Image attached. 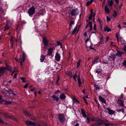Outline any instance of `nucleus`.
Instances as JSON below:
<instances>
[{"label":"nucleus","mask_w":126,"mask_h":126,"mask_svg":"<svg viewBox=\"0 0 126 126\" xmlns=\"http://www.w3.org/2000/svg\"><path fill=\"white\" fill-rule=\"evenodd\" d=\"M104 30L105 31H107L108 32H110L111 31V29L110 28H109L107 26L105 27Z\"/></svg>","instance_id":"obj_19"},{"label":"nucleus","mask_w":126,"mask_h":126,"mask_svg":"<svg viewBox=\"0 0 126 126\" xmlns=\"http://www.w3.org/2000/svg\"><path fill=\"white\" fill-rule=\"evenodd\" d=\"M59 119L60 121L61 122H63L65 120V117L63 114H60L59 115Z\"/></svg>","instance_id":"obj_4"},{"label":"nucleus","mask_w":126,"mask_h":126,"mask_svg":"<svg viewBox=\"0 0 126 126\" xmlns=\"http://www.w3.org/2000/svg\"><path fill=\"white\" fill-rule=\"evenodd\" d=\"M101 71H100V70H96V73H97L99 74L100 73H101Z\"/></svg>","instance_id":"obj_50"},{"label":"nucleus","mask_w":126,"mask_h":126,"mask_svg":"<svg viewBox=\"0 0 126 126\" xmlns=\"http://www.w3.org/2000/svg\"><path fill=\"white\" fill-rule=\"evenodd\" d=\"M93 13V10L92 9H91V13L89 17V20H91L92 19Z\"/></svg>","instance_id":"obj_18"},{"label":"nucleus","mask_w":126,"mask_h":126,"mask_svg":"<svg viewBox=\"0 0 126 126\" xmlns=\"http://www.w3.org/2000/svg\"><path fill=\"white\" fill-rule=\"evenodd\" d=\"M81 61V60L79 59V60L78 62L77 63V68H78L79 66H80V63Z\"/></svg>","instance_id":"obj_35"},{"label":"nucleus","mask_w":126,"mask_h":126,"mask_svg":"<svg viewBox=\"0 0 126 126\" xmlns=\"http://www.w3.org/2000/svg\"><path fill=\"white\" fill-rule=\"evenodd\" d=\"M77 26H76L74 30L72 32V33L74 35L75 33V32L77 30Z\"/></svg>","instance_id":"obj_32"},{"label":"nucleus","mask_w":126,"mask_h":126,"mask_svg":"<svg viewBox=\"0 0 126 126\" xmlns=\"http://www.w3.org/2000/svg\"><path fill=\"white\" fill-rule=\"evenodd\" d=\"M78 81L79 85V86L80 87L81 84V82L80 80L79 79V76H78Z\"/></svg>","instance_id":"obj_30"},{"label":"nucleus","mask_w":126,"mask_h":126,"mask_svg":"<svg viewBox=\"0 0 126 126\" xmlns=\"http://www.w3.org/2000/svg\"><path fill=\"white\" fill-rule=\"evenodd\" d=\"M61 45L62 44H61V43L60 42H57V45H56V46H57L58 45Z\"/></svg>","instance_id":"obj_60"},{"label":"nucleus","mask_w":126,"mask_h":126,"mask_svg":"<svg viewBox=\"0 0 126 126\" xmlns=\"http://www.w3.org/2000/svg\"><path fill=\"white\" fill-rule=\"evenodd\" d=\"M95 87L96 90H98L100 88L99 86L98 85L96 84L95 85Z\"/></svg>","instance_id":"obj_41"},{"label":"nucleus","mask_w":126,"mask_h":126,"mask_svg":"<svg viewBox=\"0 0 126 126\" xmlns=\"http://www.w3.org/2000/svg\"><path fill=\"white\" fill-rule=\"evenodd\" d=\"M123 101L121 100H118L117 103L120 106H124V105L123 104Z\"/></svg>","instance_id":"obj_12"},{"label":"nucleus","mask_w":126,"mask_h":126,"mask_svg":"<svg viewBox=\"0 0 126 126\" xmlns=\"http://www.w3.org/2000/svg\"><path fill=\"white\" fill-rule=\"evenodd\" d=\"M3 101L4 102V104L6 105L11 104L12 102L11 101H7L6 100H4Z\"/></svg>","instance_id":"obj_21"},{"label":"nucleus","mask_w":126,"mask_h":126,"mask_svg":"<svg viewBox=\"0 0 126 126\" xmlns=\"http://www.w3.org/2000/svg\"><path fill=\"white\" fill-rule=\"evenodd\" d=\"M29 85V84L28 83H27L26 84L25 86H24V88H27V87L28 86V85Z\"/></svg>","instance_id":"obj_52"},{"label":"nucleus","mask_w":126,"mask_h":126,"mask_svg":"<svg viewBox=\"0 0 126 126\" xmlns=\"http://www.w3.org/2000/svg\"><path fill=\"white\" fill-rule=\"evenodd\" d=\"M88 26H89L90 28V30H91L92 29V22L89 21L88 22Z\"/></svg>","instance_id":"obj_27"},{"label":"nucleus","mask_w":126,"mask_h":126,"mask_svg":"<svg viewBox=\"0 0 126 126\" xmlns=\"http://www.w3.org/2000/svg\"><path fill=\"white\" fill-rule=\"evenodd\" d=\"M53 48H50L48 49V53L46 56H51L52 54L53 50Z\"/></svg>","instance_id":"obj_6"},{"label":"nucleus","mask_w":126,"mask_h":126,"mask_svg":"<svg viewBox=\"0 0 126 126\" xmlns=\"http://www.w3.org/2000/svg\"><path fill=\"white\" fill-rule=\"evenodd\" d=\"M123 49L126 53V45H125L123 48Z\"/></svg>","instance_id":"obj_56"},{"label":"nucleus","mask_w":126,"mask_h":126,"mask_svg":"<svg viewBox=\"0 0 126 126\" xmlns=\"http://www.w3.org/2000/svg\"><path fill=\"white\" fill-rule=\"evenodd\" d=\"M20 79L23 83H25L26 82V81L25 80V77L21 78Z\"/></svg>","instance_id":"obj_42"},{"label":"nucleus","mask_w":126,"mask_h":126,"mask_svg":"<svg viewBox=\"0 0 126 126\" xmlns=\"http://www.w3.org/2000/svg\"><path fill=\"white\" fill-rule=\"evenodd\" d=\"M60 97L61 99L63 100L65 99L66 96L64 94H61Z\"/></svg>","instance_id":"obj_24"},{"label":"nucleus","mask_w":126,"mask_h":126,"mask_svg":"<svg viewBox=\"0 0 126 126\" xmlns=\"http://www.w3.org/2000/svg\"><path fill=\"white\" fill-rule=\"evenodd\" d=\"M86 122L88 124H89L90 122V119L89 117H87V119L86 121Z\"/></svg>","instance_id":"obj_49"},{"label":"nucleus","mask_w":126,"mask_h":126,"mask_svg":"<svg viewBox=\"0 0 126 126\" xmlns=\"http://www.w3.org/2000/svg\"><path fill=\"white\" fill-rule=\"evenodd\" d=\"M107 20L108 21H109L111 19L110 17L108 16H107Z\"/></svg>","instance_id":"obj_51"},{"label":"nucleus","mask_w":126,"mask_h":126,"mask_svg":"<svg viewBox=\"0 0 126 126\" xmlns=\"http://www.w3.org/2000/svg\"><path fill=\"white\" fill-rule=\"evenodd\" d=\"M4 123V122L0 118V124H2Z\"/></svg>","instance_id":"obj_47"},{"label":"nucleus","mask_w":126,"mask_h":126,"mask_svg":"<svg viewBox=\"0 0 126 126\" xmlns=\"http://www.w3.org/2000/svg\"><path fill=\"white\" fill-rule=\"evenodd\" d=\"M108 110L109 113L111 115L114 114L115 112L114 111H113L110 108H108L107 109Z\"/></svg>","instance_id":"obj_9"},{"label":"nucleus","mask_w":126,"mask_h":126,"mask_svg":"<svg viewBox=\"0 0 126 126\" xmlns=\"http://www.w3.org/2000/svg\"><path fill=\"white\" fill-rule=\"evenodd\" d=\"M11 25L9 24H7L6 25L4 29V31L7 30L10 27Z\"/></svg>","instance_id":"obj_22"},{"label":"nucleus","mask_w":126,"mask_h":126,"mask_svg":"<svg viewBox=\"0 0 126 126\" xmlns=\"http://www.w3.org/2000/svg\"><path fill=\"white\" fill-rule=\"evenodd\" d=\"M94 29V30H96V24H94L93 27Z\"/></svg>","instance_id":"obj_58"},{"label":"nucleus","mask_w":126,"mask_h":126,"mask_svg":"<svg viewBox=\"0 0 126 126\" xmlns=\"http://www.w3.org/2000/svg\"><path fill=\"white\" fill-rule=\"evenodd\" d=\"M89 38H87V39H85V41L86 43H87V42L89 40Z\"/></svg>","instance_id":"obj_53"},{"label":"nucleus","mask_w":126,"mask_h":126,"mask_svg":"<svg viewBox=\"0 0 126 126\" xmlns=\"http://www.w3.org/2000/svg\"><path fill=\"white\" fill-rule=\"evenodd\" d=\"M77 72H76V73L74 74V76L73 77V79L75 81H76V78L77 77Z\"/></svg>","instance_id":"obj_38"},{"label":"nucleus","mask_w":126,"mask_h":126,"mask_svg":"<svg viewBox=\"0 0 126 126\" xmlns=\"http://www.w3.org/2000/svg\"><path fill=\"white\" fill-rule=\"evenodd\" d=\"M108 4L110 6H111L113 4V1L111 0L110 1H109V0H108Z\"/></svg>","instance_id":"obj_28"},{"label":"nucleus","mask_w":126,"mask_h":126,"mask_svg":"<svg viewBox=\"0 0 126 126\" xmlns=\"http://www.w3.org/2000/svg\"><path fill=\"white\" fill-rule=\"evenodd\" d=\"M98 57H95L94 59V60L92 61L93 63L94 64L95 63H97L98 62L97 60H98Z\"/></svg>","instance_id":"obj_26"},{"label":"nucleus","mask_w":126,"mask_h":126,"mask_svg":"<svg viewBox=\"0 0 126 126\" xmlns=\"http://www.w3.org/2000/svg\"><path fill=\"white\" fill-rule=\"evenodd\" d=\"M43 43L44 45L48 46V41L46 39V37H43Z\"/></svg>","instance_id":"obj_7"},{"label":"nucleus","mask_w":126,"mask_h":126,"mask_svg":"<svg viewBox=\"0 0 126 126\" xmlns=\"http://www.w3.org/2000/svg\"><path fill=\"white\" fill-rule=\"evenodd\" d=\"M111 56V57H115V56L114 53L112 54Z\"/></svg>","instance_id":"obj_63"},{"label":"nucleus","mask_w":126,"mask_h":126,"mask_svg":"<svg viewBox=\"0 0 126 126\" xmlns=\"http://www.w3.org/2000/svg\"><path fill=\"white\" fill-rule=\"evenodd\" d=\"M24 113L25 115L26 116H27L29 117H30V118L32 119L33 120H34L33 119H32L31 117L32 116L28 112L26 111H24Z\"/></svg>","instance_id":"obj_11"},{"label":"nucleus","mask_w":126,"mask_h":126,"mask_svg":"<svg viewBox=\"0 0 126 126\" xmlns=\"http://www.w3.org/2000/svg\"><path fill=\"white\" fill-rule=\"evenodd\" d=\"M123 64L124 65L126 66V61H124L123 63Z\"/></svg>","instance_id":"obj_54"},{"label":"nucleus","mask_w":126,"mask_h":126,"mask_svg":"<svg viewBox=\"0 0 126 126\" xmlns=\"http://www.w3.org/2000/svg\"><path fill=\"white\" fill-rule=\"evenodd\" d=\"M110 57L112 59V60L113 61H114L116 57H111L110 56Z\"/></svg>","instance_id":"obj_55"},{"label":"nucleus","mask_w":126,"mask_h":126,"mask_svg":"<svg viewBox=\"0 0 126 126\" xmlns=\"http://www.w3.org/2000/svg\"><path fill=\"white\" fill-rule=\"evenodd\" d=\"M99 37H100V41L99 42V44H100L101 43H104V40L103 37V36Z\"/></svg>","instance_id":"obj_23"},{"label":"nucleus","mask_w":126,"mask_h":126,"mask_svg":"<svg viewBox=\"0 0 126 126\" xmlns=\"http://www.w3.org/2000/svg\"><path fill=\"white\" fill-rule=\"evenodd\" d=\"M81 113L82 114V115L85 118L86 117V115L85 113V112L82 109H81Z\"/></svg>","instance_id":"obj_25"},{"label":"nucleus","mask_w":126,"mask_h":126,"mask_svg":"<svg viewBox=\"0 0 126 126\" xmlns=\"http://www.w3.org/2000/svg\"><path fill=\"white\" fill-rule=\"evenodd\" d=\"M26 56V55L25 53L23 52V54L22 56L20 57L19 60V62L20 63L21 65H22V63H24V62Z\"/></svg>","instance_id":"obj_1"},{"label":"nucleus","mask_w":126,"mask_h":126,"mask_svg":"<svg viewBox=\"0 0 126 126\" xmlns=\"http://www.w3.org/2000/svg\"><path fill=\"white\" fill-rule=\"evenodd\" d=\"M67 75H68L70 78H72L73 76L72 75V73L71 72H69L67 73Z\"/></svg>","instance_id":"obj_29"},{"label":"nucleus","mask_w":126,"mask_h":126,"mask_svg":"<svg viewBox=\"0 0 126 126\" xmlns=\"http://www.w3.org/2000/svg\"><path fill=\"white\" fill-rule=\"evenodd\" d=\"M31 90L32 92H33V91H35V88H32V89H31Z\"/></svg>","instance_id":"obj_59"},{"label":"nucleus","mask_w":126,"mask_h":126,"mask_svg":"<svg viewBox=\"0 0 126 126\" xmlns=\"http://www.w3.org/2000/svg\"><path fill=\"white\" fill-rule=\"evenodd\" d=\"M117 52L116 54V55L119 57H121L122 56V54H123V53L119 50L117 51Z\"/></svg>","instance_id":"obj_14"},{"label":"nucleus","mask_w":126,"mask_h":126,"mask_svg":"<svg viewBox=\"0 0 126 126\" xmlns=\"http://www.w3.org/2000/svg\"><path fill=\"white\" fill-rule=\"evenodd\" d=\"M3 115L4 117L5 118H8L9 117V116L7 113H4Z\"/></svg>","instance_id":"obj_40"},{"label":"nucleus","mask_w":126,"mask_h":126,"mask_svg":"<svg viewBox=\"0 0 126 126\" xmlns=\"http://www.w3.org/2000/svg\"><path fill=\"white\" fill-rule=\"evenodd\" d=\"M104 124H105V126H112V124L111 123H104Z\"/></svg>","instance_id":"obj_39"},{"label":"nucleus","mask_w":126,"mask_h":126,"mask_svg":"<svg viewBox=\"0 0 126 126\" xmlns=\"http://www.w3.org/2000/svg\"><path fill=\"white\" fill-rule=\"evenodd\" d=\"M105 12L107 14H109L110 13V11L109 8L107 5H106L105 7Z\"/></svg>","instance_id":"obj_13"},{"label":"nucleus","mask_w":126,"mask_h":126,"mask_svg":"<svg viewBox=\"0 0 126 126\" xmlns=\"http://www.w3.org/2000/svg\"><path fill=\"white\" fill-rule=\"evenodd\" d=\"M103 121L104 123H106L108 122V121L107 120H105Z\"/></svg>","instance_id":"obj_62"},{"label":"nucleus","mask_w":126,"mask_h":126,"mask_svg":"<svg viewBox=\"0 0 126 126\" xmlns=\"http://www.w3.org/2000/svg\"><path fill=\"white\" fill-rule=\"evenodd\" d=\"M117 111L118 112H120L121 111H122L123 112V113H124V109L123 108L121 109H119V110H117Z\"/></svg>","instance_id":"obj_37"},{"label":"nucleus","mask_w":126,"mask_h":126,"mask_svg":"<svg viewBox=\"0 0 126 126\" xmlns=\"http://www.w3.org/2000/svg\"><path fill=\"white\" fill-rule=\"evenodd\" d=\"M11 39L10 40V41H11V44H12V46H11V47H12L13 46V37H11Z\"/></svg>","instance_id":"obj_43"},{"label":"nucleus","mask_w":126,"mask_h":126,"mask_svg":"<svg viewBox=\"0 0 126 126\" xmlns=\"http://www.w3.org/2000/svg\"><path fill=\"white\" fill-rule=\"evenodd\" d=\"M84 35L85 37L87 36V33L86 32H85L84 34Z\"/></svg>","instance_id":"obj_64"},{"label":"nucleus","mask_w":126,"mask_h":126,"mask_svg":"<svg viewBox=\"0 0 126 126\" xmlns=\"http://www.w3.org/2000/svg\"><path fill=\"white\" fill-rule=\"evenodd\" d=\"M46 56H44L42 54L41 55V59L40 60L41 62H43L44 61V59H45V57Z\"/></svg>","instance_id":"obj_17"},{"label":"nucleus","mask_w":126,"mask_h":126,"mask_svg":"<svg viewBox=\"0 0 126 126\" xmlns=\"http://www.w3.org/2000/svg\"><path fill=\"white\" fill-rule=\"evenodd\" d=\"M25 123L27 125H30L31 126H41L39 124L35 125L34 123L31 121H27Z\"/></svg>","instance_id":"obj_3"},{"label":"nucleus","mask_w":126,"mask_h":126,"mask_svg":"<svg viewBox=\"0 0 126 126\" xmlns=\"http://www.w3.org/2000/svg\"><path fill=\"white\" fill-rule=\"evenodd\" d=\"M99 99L103 103L106 104V100L102 97L101 96H99Z\"/></svg>","instance_id":"obj_16"},{"label":"nucleus","mask_w":126,"mask_h":126,"mask_svg":"<svg viewBox=\"0 0 126 126\" xmlns=\"http://www.w3.org/2000/svg\"><path fill=\"white\" fill-rule=\"evenodd\" d=\"M55 57L56 61L58 62L60 60L61 57L58 53H56Z\"/></svg>","instance_id":"obj_8"},{"label":"nucleus","mask_w":126,"mask_h":126,"mask_svg":"<svg viewBox=\"0 0 126 126\" xmlns=\"http://www.w3.org/2000/svg\"><path fill=\"white\" fill-rule=\"evenodd\" d=\"M74 21H72V20L71 21H70V23L69 24L70 26H71V25H72L74 24Z\"/></svg>","instance_id":"obj_48"},{"label":"nucleus","mask_w":126,"mask_h":126,"mask_svg":"<svg viewBox=\"0 0 126 126\" xmlns=\"http://www.w3.org/2000/svg\"><path fill=\"white\" fill-rule=\"evenodd\" d=\"M83 98L84 100V101L87 104H88V103L87 102V101L86 99H85V98L84 97H83Z\"/></svg>","instance_id":"obj_61"},{"label":"nucleus","mask_w":126,"mask_h":126,"mask_svg":"<svg viewBox=\"0 0 126 126\" xmlns=\"http://www.w3.org/2000/svg\"><path fill=\"white\" fill-rule=\"evenodd\" d=\"M114 13L113 14V16L115 18L117 16V12L116 11L114 10L113 11Z\"/></svg>","instance_id":"obj_34"},{"label":"nucleus","mask_w":126,"mask_h":126,"mask_svg":"<svg viewBox=\"0 0 126 126\" xmlns=\"http://www.w3.org/2000/svg\"><path fill=\"white\" fill-rule=\"evenodd\" d=\"M100 120L98 118H96L95 119H92V120L93 121H98Z\"/></svg>","instance_id":"obj_31"},{"label":"nucleus","mask_w":126,"mask_h":126,"mask_svg":"<svg viewBox=\"0 0 126 126\" xmlns=\"http://www.w3.org/2000/svg\"><path fill=\"white\" fill-rule=\"evenodd\" d=\"M98 126H99L102 125L103 124H104V123L103 122V121L101 120L100 122L98 123Z\"/></svg>","instance_id":"obj_36"},{"label":"nucleus","mask_w":126,"mask_h":126,"mask_svg":"<svg viewBox=\"0 0 126 126\" xmlns=\"http://www.w3.org/2000/svg\"><path fill=\"white\" fill-rule=\"evenodd\" d=\"M53 100L58 101L59 100V97L55 95H53L51 97Z\"/></svg>","instance_id":"obj_10"},{"label":"nucleus","mask_w":126,"mask_h":126,"mask_svg":"<svg viewBox=\"0 0 126 126\" xmlns=\"http://www.w3.org/2000/svg\"><path fill=\"white\" fill-rule=\"evenodd\" d=\"M91 126H99L98 123L92 124Z\"/></svg>","instance_id":"obj_46"},{"label":"nucleus","mask_w":126,"mask_h":126,"mask_svg":"<svg viewBox=\"0 0 126 126\" xmlns=\"http://www.w3.org/2000/svg\"><path fill=\"white\" fill-rule=\"evenodd\" d=\"M35 8L33 7H32L30 8L29 10L28 13L29 16L33 15L35 13Z\"/></svg>","instance_id":"obj_2"},{"label":"nucleus","mask_w":126,"mask_h":126,"mask_svg":"<svg viewBox=\"0 0 126 126\" xmlns=\"http://www.w3.org/2000/svg\"><path fill=\"white\" fill-rule=\"evenodd\" d=\"M93 1V0H91L90 1H88L86 3V5L87 6H89L90 4L92 3Z\"/></svg>","instance_id":"obj_33"},{"label":"nucleus","mask_w":126,"mask_h":126,"mask_svg":"<svg viewBox=\"0 0 126 126\" xmlns=\"http://www.w3.org/2000/svg\"><path fill=\"white\" fill-rule=\"evenodd\" d=\"M72 99L74 103H76V104L77 103H79V101L75 97H73Z\"/></svg>","instance_id":"obj_20"},{"label":"nucleus","mask_w":126,"mask_h":126,"mask_svg":"<svg viewBox=\"0 0 126 126\" xmlns=\"http://www.w3.org/2000/svg\"><path fill=\"white\" fill-rule=\"evenodd\" d=\"M7 68L8 70L10 71H11L12 70V68L9 66H8L7 67Z\"/></svg>","instance_id":"obj_44"},{"label":"nucleus","mask_w":126,"mask_h":126,"mask_svg":"<svg viewBox=\"0 0 126 126\" xmlns=\"http://www.w3.org/2000/svg\"><path fill=\"white\" fill-rule=\"evenodd\" d=\"M47 46H45L44 45V46L43 47V49L45 51V52L47 50Z\"/></svg>","instance_id":"obj_45"},{"label":"nucleus","mask_w":126,"mask_h":126,"mask_svg":"<svg viewBox=\"0 0 126 126\" xmlns=\"http://www.w3.org/2000/svg\"><path fill=\"white\" fill-rule=\"evenodd\" d=\"M6 68L5 67H2L0 68V73L3 74Z\"/></svg>","instance_id":"obj_15"},{"label":"nucleus","mask_w":126,"mask_h":126,"mask_svg":"<svg viewBox=\"0 0 126 126\" xmlns=\"http://www.w3.org/2000/svg\"><path fill=\"white\" fill-rule=\"evenodd\" d=\"M2 7V4L1 2V1L0 0V10L1 9Z\"/></svg>","instance_id":"obj_57"},{"label":"nucleus","mask_w":126,"mask_h":126,"mask_svg":"<svg viewBox=\"0 0 126 126\" xmlns=\"http://www.w3.org/2000/svg\"><path fill=\"white\" fill-rule=\"evenodd\" d=\"M77 9H73L71 11L70 14L72 16H75L78 13L76 12Z\"/></svg>","instance_id":"obj_5"}]
</instances>
